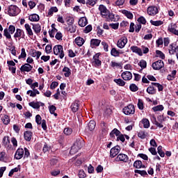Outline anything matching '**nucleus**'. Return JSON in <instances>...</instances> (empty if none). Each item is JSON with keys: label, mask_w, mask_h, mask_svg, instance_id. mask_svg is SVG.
I'll use <instances>...</instances> for the list:
<instances>
[{"label": "nucleus", "mask_w": 178, "mask_h": 178, "mask_svg": "<svg viewBox=\"0 0 178 178\" xmlns=\"http://www.w3.org/2000/svg\"><path fill=\"white\" fill-rule=\"evenodd\" d=\"M130 49L134 54H137L139 56H143V50H141V48L137 46H131Z\"/></svg>", "instance_id": "2eb2a0df"}, {"label": "nucleus", "mask_w": 178, "mask_h": 178, "mask_svg": "<svg viewBox=\"0 0 178 178\" xmlns=\"http://www.w3.org/2000/svg\"><path fill=\"white\" fill-rule=\"evenodd\" d=\"M26 94L28 95L30 94V97H32L33 98H34V97L37 96V94L38 95L40 94V91H38L37 89H33V90H28L26 92Z\"/></svg>", "instance_id": "cd10ccee"}, {"label": "nucleus", "mask_w": 178, "mask_h": 178, "mask_svg": "<svg viewBox=\"0 0 178 178\" xmlns=\"http://www.w3.org/2000/svg\"><path fill=\"white\" fill-rule=\"evenodd\" d=\"M54 55L58 56L60 59L65 58V52L63 51V47L60 44H57L53 48Z\"/></svg>", "instance_id": "f03ea898"}, {"label": "nucleus", "mask_w": 178, "mask_h": 178, "mask_svg": "<svg viewBox=\"0 0 178 178\" xmlns=\"http://www.w3.org/2000/svg\"><path fill=\"white\" fill-rule=\"evenodd\" d=\"M24 27L26 31V34H28L29 37H33L34 35V33H33V29H31L30 24H25Z\"/></svg>", "instance_id": "aec40b11"}, {"label": "nucleus", "mask_w": 178, "mask_h": 178, "mask_svg": "<svg viewBox=\"0 0 178 178\" xmlns=\"http://www.w3.org/2000/svg\"><path fill=\"white\" fill-rule=\"evenodd\" d=\"M87 23H88V21L86 17H81L78 22L80 27H86V26H87Z\"/></svg>", "instance_id": "4be33fe9"}, {"label": "nucleus", "mask_w": 178, "mask_h": 178, "mask_svg": "<svg viewBox=\"0 0 178 178\" xmlns=\"http://www.w3.org/2000/svg\"><path fill=\"white\" fill-rule=\"evenodd\" d=\"M138 65L141 67V69H145L147 67V61L145 60H141L139 63Z\"/></svg>", "instance_id": "5fc2aeb1"}, {"label": "nucleus", "mask_w": 178, "mask_h": 178, "mask_svg": "<svg viewBox=\"0 0 178 178\" xmlns=\"http://www.w3.org/2000/svg\"><path fill=\"white\" fill-rule=\"evenodd\" d=\"M80 148H81V147H80L79 143H75L73 146H72L70 154L73 155L76 154V152H79V149H80Z\"/></svg>", "instance_id": "dca6fc26"}, {"label": "nucleus", "mask_w": 178, "mask_h": 178, "mask_svg": "<svg viewBox=\"0 0 178 178\" xmlns=\"http://www.w3.org/2000/svg\"><path fill=\"white\" fill-rule=\"evenodd\" d=\"M99 10L102 16V17H106L108 16V13H109V10L105 7L104 5H100L99 6Z\"/></svg>", "instance_id": "4468645a"}, {"label": "nucleus", "mask_w": 178, "mask_h": 178, "mask_svg": "<svg viewBox=\"0 0 178 178\" xmlns=\"http://www.w3.org/2000/svg\"><path fill=\"white\" fill-rule=\"evenodd\" d=\"M106 19V22H118L119 20V15H115L113 13L108 12Z\"/></svg>", "instance_id": "1a4fd4ad"}, {"label": "nucleus", "mask_w": 178, "mask_h": 178, "mask_svg": "<svg viewBox=\"0 0 178 178\" xmlns=\"http://www.w3.org/2000/svg\"><path fill=\"white\" fill-rule=\"evenodd\" d=\"M124 3V0H117L114 3V6H122Z\"/></svg>", "instance_id": "13d9d810"}, {"label": "nucleus", "mask_w": 178, "mask_h": 178, "mask_svg": "<svg viewBox=\"0 0 178 178\" xmlns=\"http://www.w3.org/2000/svg\"><path fill=\"white\" fill-rule=\"evenodd\" d=\"M147 132L144 131H140L138 133V137H139V138H141V140H144L145 138H147Z\"/></svg>", "instance_id": "58836bf2"}, {"label": "nucleus", "mask_w": 178, "mask_h": 178, "mask_svg": "<svg viewBox=\"0 0 178 178\" xmlns=\"http://www.w3.org/2000/svg\"><path fill=\"white\" fill-rule=\"evenodd\" d=\"M78 176L79 178H85L86 177V172H84V170H81L79 172Z\"/></svg>", "instance_id": "e2e57ef3"}, {"label": "nucleus", "mask_w": 178, "mask_h": 178, "mask_svg": "<svg viewBox=\"0 0 178 178\" xmlns=\"http://www.w3.org/2000/svg\"><path fill=\"white\" fill-rule=\"evenodd\" d=\"M90 44L93 47H99V44H101V40H99V39H92L90 40Z\"/></svg>", "instance_id": "473e14b6"}, {"label": "nucleus", "mask_w": 178, "mask_h": 178, "mask_svg": "<svg viewBox=\"0 0 178 178\" xmlns=\"http://www.w3.org/2000/svg\"><path fill=\"white\" fill-rule=\"evenodd\" d=\"M120 146L117 145L113 147V148L111 149L110 150V156L111 158H115L119 152H120Z\"/></svg>", "instance_id": "9d476101"}, {"label": "nucleus", "mask_w": 178, "mask_h": 178, "mask_svg": "<svg viewBox=\"0 0 178 178\" xmlns=\"http://www.w3.org/2000/svg\"><path fill=\"white\" fill-rule=\"evenodd\" d=\"M120 134H121L120 131L115 128L110 133V137H111V138H114L115 136H116V137H118V136H120Z\"/></svg>", "instance_id": "bb28decb"}, {"label": "nucleus", "mask_w": 178, "mask_h": 178, "mask_svg": "<svg viewBox=\"0 0 178 178\" xmlns=\"http://www.w3.org/2000/svg\"><path fill=\"white\" fill-rule=\"evenodd\" d=\"M152 86H154L155 87H157L159 91H163V86L161 85L159 83H152Z\"/></svg>", "instance_id": "09e8293b"}, {"label": "nucleus", "mask_w": 178, "mask_h": 178, "mask_svg": "<svg viewBox=\"0 0 178 178\" xmlns=\"http://www.w3.org/2000/svg\"><path fill=\"white\" fill-rule=\"evenodd\" d=\"M114 82L118 84V86H121L122 87L126 84V82H124V81H123L122 79H114Z\"/></svg>", "instance_id": "49530a36"}, {"label": "nucleus", "mask_w": 178, "mask_h": 178, "mask_svg": "<svg viewBox=\"0 0 178 178\" xmlns=\"http://www.w3.org/2000/svg\"><path fill=\"white\" fill-rule=\"evenodd\" d=\"M20 70L21 72H31L33 70V66L29 63H26L21 66Z\"/></svg>", "instance_id": "a211bd4d"}, {"label": "nucleus", "mask_w": 178, "mask_h": 178, "mask_svg": "<svg viewBox=\"0 0 178 178\" xmlns=\"http://www.w3.org/2000/svg\"><path fill=\"white\" fill-rule=\"evenodd\" d=\"M122 54H124L123 51L118 50V49H116V48H113L111 51V55L112 56H114L115 58H116L118 56H120V55H122Z\"/></svg>", "instance_id": "f3484780"}, {"label": "nucleus", "mask_w": 178, "mask_h": 178, "mask_svg": "<svg viewBox=\"0 0 178 178\" xmlns=\"http://www.w3.org/2000/svg\"><path fill=\"white\" fill-rule=\"evenodd\" d=\"M152 109H153L154 112H158L159 111H162L163 109H164V108H163V105H158V106L153 107Z\"/></svg>", "instance_id": "6e6d98bb"}, {"label": "nucleus", "mask_w": 178, "mask_h": 178, "mask_svg": "<svg viewBox=\"0 0 178 178\" xmlns=\"http://www.w3.org/2000/svg\"><path fill=\"white\" fill-rule=\"evenodd\" d=\"M123 113H124V115H134V113H136V108L134 107V105L133 104H129L127 106H125L123 109H122Z\"/></svg>", "instance_id": "20e7f679"}, {"label": "nucleus", "mask_w": 178, "mask_h": 178, "mask_svg": "<svg viewBox=\"0 0 178 178\" xmlns=\"http://www.w3.org/2000/svg\"><path fill=\"white\" fill-rule=\"evenodd\" d=\"M141 122L143 124L144 129H148L149 127V120L148 119L143 118Z\"/></svg>", "instance_id": "ea45409f"}, {"label": "nucleus", "mask_w": 178, "mask_h": 178, "mask_svg": "<svg viewBox=\"0 0 178 178\" xmlns=\"http://www.w3.org/2000/svg\"><path fill=\"white\" fill-rule=\"evenodd\" d=\"M141 50L143 54H148L149 52V49L145 46H141Z\"/></svg>", "instance_id": "69168bd1"}, {"label": "nucleus", "mask_w": 178, "mask_h": 178, "mask_svg": "<svg viewBox=\"0 0 178 178\" xmlns=\"http://www.w3.org/2000/svg\"><path fill=\"white\" fill-rule=\"evenodd\" d=\"M63 72L64 73L65 77H70V74H72V70H70L67 67H64L63 69Z\"/></svg>", "instance_id": "c756f323"}, {"label": "nucleus", "mask_w": 178, "mask_h": 178, "mask_svg": "<svg viewBox=\"0 0 178 178\" xmlns=\"http://www.w3.org/2000/svg\"><path fill=\"white\" fill-rule=\"evenodd\" d=\"M35 122L37 123V124H41L42 121V118H41V115H37L35 116Z\"/></svg>", "instance_id": "338daca9"}, {"label": "nucleus", "mask_w": 178, "mask_h": 178, "mask_svg": "<svg viewBox=\"0 0 178 178\" xmlns=\"http://www.w3.org/2000/svg\"><path fill=\"white\" fill-rule=\"evenodd\" d=\"M138 108L140 109V111H143V109H144V102L141 99H138Z\"/></svg>", "instance_id": "de8ad7c7"}, {"label": "nucleus", "mask_w": 178, "mask_h": 178, "mask_svg": "<svg viewBox=\"0 0 178 178\" xmlns=\"http://www.w3.org/2000/svg\"><path fill=\"white\" fill-rule=\"evenodd\" d=\"M138 22L139 23H141V24H145V23H147V19H145V17H140L138 19Z\"/></svg>", "instance_id": "680f3d73"}, {"label": "nucleus", "mask_w": 178, "mask_h": 178, "mask_svg": "<svg viewBox=\"0 0 178 178\" xmlns=\"http://www.w3.org/2000/svg\"><path fill=\"white\" fill-rule=\"evenodd\" d=\"M134 166L136 169H141V168H143V162L140 160L136 161L134 163Z\"/></svg>", "instance_id": "e433bc0d"}, {"label": "nucleus", "mask_w": 178, "mask_h": 178, "mask_svg": "<svg viewBox=\"0 0 178 178\" xmlns=\"http://www.w3.org/2000/svg\"><path fill=\"white\" fill-rule=\"evenodd\" d=\"M46 54H49L52 52V44H47L45 47Z\"/></svg>", "instance_id": "4d7b16f0"}, {"label": "nucleus", "mask_w": 178, "mask_h": 178, "mask_svg": "<svg viewBox=\"0 0 178 178\" xmlns=\"http://www.w3.org/2000/svg\"><path fill=\"white\" fill-rule=\"evenodd\" d=\"M168 31L175 35H178L177 25L175 23H171L168 26Z\"/></svg>", "instance_id": "9b49d317"}, {"label": "nucleus", "mask_w": 178, "mask_h": 178, "mask_svg": "<svg viewBox=\"0 0 178 178\" xmlns=\"http://www.w3.org/2000/svg\"><path fill=\"white\" fill-rule=\"evenodd\" d=\"M29 19L30 22H38L40 20V16L37 14H32L29 15Z\"/></svg>", "instance_id": "c85d7f7f"}, {"label": "nucleus", "mask_w": 178, "mask_h": 178, "mask_svg": "<svg viewBox=\"0 0 178 178\" xmlns=\"http://www.w3.org/2000/svg\"><path fill=\"white\" fill-rule=\"evenodd\" d=\"M122 13L128 19H133V13L129 10H123Z\"/></svg>", "instance_id": "f704fd0d"}, {"label": "nucleus", "mask_w": 178, "mask_h": 178, "mask_svg": "<svg viewBox=\"0 0 178 178\" xmlns=\"http://www.w3.org/2000/svg\"><path fill=\"white\" fill-rule=\"evenodd\" d=\"M42 151L44 152V154H48V152H49V151H51V146H49V145L44 143V146H43V149Z\"/></svg>", "instance_id": "a19ab883"}, {"label": "nucleus", "mask_w": 178, "mask_h": 178, "mask_svg": "<svg viewBox=\"0 0 178 178\" xmlns=\"http://www.w3.org/2000/svg\"><path fill=\"white\" fill-rule=\"evenodd\" d=\"M150 23L151 24H152V26H162V24H163V22L159 20V21H154V20H150Z\"/></svg>", "instance_id": "a18cd8bd"}, {"label": "nucleus", "mask_w": 178, "mask_h": 178, "mask_svg": "<svg viewBox=\"0 0 178 178\" xmlns=\"http://www.w3.org/2000/svg\"><path fill=\"white\" fill-rule=\"evenodd\" d=\"M127 44V38L126 36H123L118 40L117 42V46L118 48H120V49H122L124 48Z\"/></svg>", "instance_id": "423d86ee"}, {"label": "nucleus", "mask_w": 178, "mask_h": 178, "mask_svg": "<svg viewBox=\"0 0 178 178\" xmlns=\"http://www.w3.org/2000/svg\"><path fill=\"white\" fill-rule=\"evenodd\" d=\"M169 54L170 55H178V46L175 43H172L169 46Z\"/></svg>", "instance_id": "6e6552de"}, {"label": "nucleus", "mask_w": 178, "mask_h": 178, "mask_svg": "<svg viewBox=\"0 0 178 178\" xmlns=\"http://www.w3.org/2000/svg\"><path fill=\"white\" fill-rule=\"evenodd\" d=\"M63 133L65 136H70V134L73 133V129H72V128L67 127L64 129Z\"/></svg>", "instance_id": "8fccbe9b"}, {"label": "nucleus", "mask_w": 178, "mask_h": 178, "mask_svg": "<svg viewBox=\"0 0 178 178\" xmlns=\"http://www.w3.org/2000/svg\"><path fill=\"white\" fill-rule=\"evenodd\" d=\"M156 54L161 59H163L165 58V54L161 51L157 50L156 51Z\"/></svg>", "instance_id": "0e129e2a"}, {"label": "nucleus", "mask_w": 178, "mask_h": 178, "mask_svg": "<svg viewBox=\"0 0 178 178\" xmlns=\"http://www.w3.org/2000/svg\"><path fill=\"white\" fill-rule=\"evenodd\" d=\"M23 156H24V158L30 156V152L26 147H24V149L23 148H18L15 152V159H22Z\"/></svg>", "instance_id": "f257e3e1"}, {"label": "nucleus", "mask_w": 178, "mask_h": 178, "mask_svg": "<svg viewBox=\"0 0 178 178\" xmlns=\"http://www.w3.org/2000/svg\"><path fill=\"white\" fill-rule=\"evenodd\" d=\"M9 144H10V140H9V138L8 136H5L3 138V145H4V147H9Z\"/></svg>", "instance_id": "37998d69"}, {"label": "nucleus", "mask_w": 178, "mask_h": 178, "mask_svg": "<svg viewBox=\"0 0 178 178\" xmlns=\"http://www.w3.org/2000/svg\"><path fill=\"white\" fill-rule=\"evenodd\" d=\"M3 35L8 39L10 40L12 38V36L10 35V33H9L8 29H5L3 31Z\"/></svg>", "instance_id": "864d4df0"}, {"label": "nucleus", "mask_w": 178, "mask_h": 178, "mask_svg": "<svg viewBox=\"0 0 178 178\" xmlns=\"http://www.w3.org/2000/svg\"><path fill=\"white\" fill-rule=\"evenodd\" d=\"M163 66H165V63H163L162 60H159L152 65V67L154 70H161Z\"/></svg>", "instance_id": "39448f33"}, {"label": "nucleus", "mask_w": 178, "mask_h": 178, "mask_svg": "<svg viewBox=\"0 0 178 178\" xmlns=\"http://www.w3.org/2000/svg\"><path fill=\"white\" fill-rule=\"evenodd\" d=\"M3 124H9L10 123V118L8 115H5L1 119Z\"/></svg>", "instance_id": "4c0bfd02"}, {"label": "nucleus", "mask_w": 178, "mask_h": 178, "mask_svg": "<svg viewBox=\"0 0 178 178\" xmlns=\"http://www.w3.org/2000/svg\"><path fill=\"white\" fill-rule=\"evenodd\" d=\"M126 138H124V135L120 134L117 137V141H121L122 143H124Z\"/></svg>", "instance_id": "bf43d9fd"}, {"label": "nucleus", "mask_w": 178, "mask_h": 178, "mask_svg": "<svg viewBox=\"0 0 178 178\" xmlns=\"http://www.w3.org/2000/svg\"><path fill=\"white\" fill-rule=\"evenodd\" d=\"M30 54L31 56L36 58V59H40V56H41V51H37L35 49H31Z\"/></svg>", "instance_id": "b1692460"}, {"label": "nucleus", "mask_w": 178, "mask_h": 178, "mask_svg": "<svg viewBox=\"0 0 178 178\" xmlns=\"http://www.w3.org/2000/svg\"><path fill=\"white\" fill-rule=\"evenodd\" d=\"M147 14L149 16H155L158 13V8L155 6H149L147 9Z\"/></svg>", "instance_id": "f8f14e48"}, {"label": "nucleus", "mask_w": 178, "mask_h": 178, "mask_svg": "<svg viewBox=\"0 0 178 178\" xmlns=\"http://www.w3.org/2000/svg\"><path fill=\"white\" fill-rule=\"evenodd\" d=\"M58 12V8L56 7H51L48 11V16H52L54 13H56Z\"/></svg>", "instance_id": "c03bdc74"}, {"label": "nucleus", "mask_w": 178, "mask_h": 178, "mask_svg": "<svg viewBox=\"0 0 178 178\" xmlns=\"http://www.w3.org/2000/svg\"><path fill=\"white\" fill-rule=\"evenodd\" d=\"M115 162H129V156L124 154H120L115 159Z\"/></svg>", "instance_id": "0eeeda50"}, {"label": "nucleus", "mask_w": 178, "mask_h": 178, "mask_svg": "<svg viewBox=\"0 0 178 178\" xmlns=\"http://www.w3.org/2000/svg\"><path fill=\"white\" fill-rule=\"evenodd\" d=\"M24 137L26 141H31V137H33V133L31 131H26L24 134Z\"/></svg>", "instance_id": "a878e982"}, {"label": "nucleus", "mask_w": 178, "mask_h": 178, "mask_svg": "<svg viewBox=\"0 0 178 178\" xmlns=\"http://www.w3.org/2000/svg\"><path fill=\"white\" fill-rule=\"evenodd\" d=\"M29 106H31V108H33V109H40V102H31L29 103Z\"/></svg>", "instance_id": "7c9ffc66"}, {"label": "nucleus", "mask_w": 178, "mask_h": 178, "mask_svg": "<svg viewBox=\"0 0 178 178\" xmlns=\"http://www.w3.org/2000/svg\"><path fill=\"white\" fill-rule=\"evenodd\" d=\"M95 125H96L95 121L90 120L88 124V127L90 131H92V130L95 129Z\"/></svg>", "instance_id": "c9c22d12"}, {"label": "nucleus", "mask_w": 178, "mask_h": 178, "mask_svg": "<svg viewBox=\"0 0 178 178\" xmlns=\"http://www.w3.org/2000/svg\"><path fill=\"white\" fill-rule=\"evenodd\" d=\"M14 37L15 38H19L20 37H22V38H24V31L20 29H17Z\"/></svg>", "instance_id": "412c9836"}, {"label": "nucleus", "mask_w": 178, "mask_h": 178, "mask_svg": "<svg viewBox=\"0 0 178 178\" xmlns=\"http://www.w3.org/2000/svg\"><path fill=\"white\" fill-rule=\"evenodd\" d=\"M33 30L36 34L41 33V25L39 24L33 25Z\"/></svg>", "instance_id": "2f4dec72"}, {"label": "nucleus", "mask_w": 178, "mask_h": 178, "mask_svg": "<svg viewBox=\"0 0 178 178\" xmlns=\"http://www.w3.org/2000/svg\"><path fill=\"white\" fill-rule=\"evenodd\" d=\"M8 30L10 34H13V33H15V31H16V28L13 25H10Z\"/></svg>", "instance_id": "052dcab7"}, {"label": "nucleus", "mask_w": 178, "mask_h": 178, "mask_svg": "<svg viewBox=\"0 0 178 178\" xmlns=\"http://www.w3.org/2000/svg\"><path fill=\"white\" fill-rule=\"evenodd\" d=\"M129 89L133 92H136V91H138V87L134 83H132L129 86Z\"/></svg>", "instance_id": "603ef678"}, {"label": "nucleus", "mask_w": 178, "mask_h": 178, "mask_svg": "<svg viewBox=\"0 0 178 178\" xmlns=\"http://www.w3.org/2000/svg\"><path fill=\"white\" fill-rule=\"evenodd\" d=\"M121 77L125 81H129V80H131V79H133V74H131V72L129 71H125L122 72V74H121Z\"/></svg>", "instance_id": "ddd939ff"}, {"label": "nucleus", "mask_w": 178, "mask_h": 178, "mask_svg": "<svg viewBox=\"0 0 178 178\" xmlns=\"http://www.w3.org/2000/svg\"><path fill=\"white\" fill-rule=\"evenodd\" d=\"M147 92L148 94H150V95H154V94H156V91L155 90V88L152 86H149L147 90Z\"/></svg>", "instance_id": "72a5a7b5"}, {"label": "nucleus", "mask_w": 178, "mask_h": 178, "mask_svg": "<svg viewBox=\"0 0 178 178\" xmlns=\"http://www.w3.org/2000/svg\"><path fill=\"white\" fill-rule=\"evenodd\" d=\"M79 108H80V104L78 101L74 102L71 105V109L74 113L77 112V111H79Z\"/></svg>", "instance_id": "5701e85b"}, {"label": "nucleus", "mask_w": 178, "mask_h": 178, "mask_svg": "<svg viewBox=\"0 0 178 178\" xmlns=\"http://www.w3.org/2000/svg\"><path fill=\"white\" fill-rule=\"evenodd\" d=\"M98 2V0H87L86 2V4L87 6H94Z\"/></svg>", "instance_id": "79ce46f5"}, {"label": "nucleus", "mask_w": 178, "mask_h": 178, "mask_svg": "<svg viewBox=\"0 0 178 178\" xmlns=\"http://www.w3.org/2000/svg\"><path fill=\"white\" fill-rule=\"evenodd\" d=\"M99 56H101V53H97L93 56V62L96 66H101V60H99Z\"/></svg>", "instance_id": "6ab92c4d"}, {"label": "nucleus", "mask_w": 178, "mask_h": 178, "mask_svg": "<svg viewBox=\"0 0 178 178\" xmlns=\"http://www.w3.org/2000/svg\"><path fill=\"white\" fill-rule=\"evenodd\" d=\"M8 13L10 16H17L20 13V9L17 6L11 5L8 8Z\"/></svg>", "instance_id": "7ed1b4c3"}, {"label": "nucleus", "mask_w": 178, "mask_h": 178, "mask_svg": "<svg viewBox=\"0 0 178 178\" xmlns=\"http://www.w3.org/2000/svg\"><path fill=\"white\" fill-rule=\"evenodd\" d=\"M68 31H70V33H76V26L73 25L69 26Z\"/></svg>", "instance_id": "774afa93"}, {"label": "nucleus", "mask_w": 178, "mask_h": 178, "mask_svg": "<svg viewBox=\"0 0 178 178\" xmlns=\"http://www.w3.org/2000/svg\"><path fill=\"white\" fill-rule=\"evenodd\" d=\"M157 152L159 154V155H160V156L161 158H163L165 156V152H163L162 150V146H159L157 148Z\"/></svg>", "instance_id": "3c124183"}, {"label": "nucleus", "mask_w": 178, "mask_h": 178, "mask_svg": "<svg viewBox=\"0 0 178 178\" xmlns=\"http://www.w3.org/2000/svg\"><path fill=\"white\" fill-rule=\"evenodd\" d=\"M84 42H86V41L81 37H77L75 39V43L76 44V45H78V47H83V45L84 44Z\"/></svg>", "instance_id": "393cba45"}]
</instances>
